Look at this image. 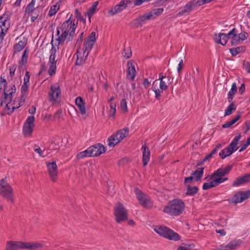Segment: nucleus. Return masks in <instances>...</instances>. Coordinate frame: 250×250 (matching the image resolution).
<instances>
[{
    "instance_id": "nucleus-1",
    "label": "nucleus",
    "mask_w": 250,
    "mask_h": 250,
    "mask_svg": "<svg viewBox=\"0 0 250 250\" xmlns=\"http://www.w3.org/2000/svg\"><path fill=\"white\" fill-rule=\"evenodd\" d=\"M70 19L71 18L63 22L60 27L57 28L56 35L58 36L57 41L58 45L63 44L65 41L67 42H70L74 39L77 24L72 22Z\"/></svg>"
},
{
    "instance_id": "nucleus-2",
    "label": "nucleus",
    "mask_w": 250,
    "mask_h": 250,
    "mask_svg": "<svg viewBox=\"0 0 250 250\" xmlns=\"http://www.w3.org/2000/svg\"><path fill=\"white\" fill-rule=\"evenodd\" d=\"M42 247V244L38 242H25L22 241H8L6 242V250H19V249L37 250Z\"/></svg>"
},
{
    "instance_id": "nucleus-3",
    "label": "nucleus",
    "mask_w": 250,
    "mask_h": 250,
    "mask_svg": "<svg viewBox=\"0 0 250 250\" xmlns=\"http://www.w3.org/2000/svg\"><path fill=\"white\" fill-rule=\"evenodd\" d=\"M185 208V204L181 199H174L168 202L163 208V212L170 216L181 215Z\"/></svg>"
},
{
    "instance_id": "nucleus-4",
    "label": "nucleus",
    "mask_w": 250,
    "mask_h": 250,
    "mask_svg": "<svg viewBox=\"0 0 250 250\" xmlns=\"http://www.w3.org/2000/svg\"><path fill=\"white\" fill-rule=\"evenodd\" d=\"M0 194L7 202L14 203V198L13 189L9 184L5 181V179H2L0 180Z\"/></svg>"
},
{
    "instance_id": "nucleus-5",
    "label": "nucleus",
    "mask_w": 250,
    "mask_h": 250,
    "mask_svg": "<svg viewBox=\"0 0 250 250\" xmlns=\"http://www.w3.org/2000/svg\"><path fill=\"white\" fill-rule=\"evenodd\" d=\"M154 230L160 235L169 240L177 241L180 238L177 233L165 226H156Z\"/></svg>"
},
{
    "instance_id": "nucleus-6",
    "label": "nucleus",
    "mask_w": 250,
    "mask_h": 250,
    "mask_svg": "<svg viewBox=\"0 0 250 250\" xmlns=\"http://www.w3.org/2000/svg\"><path fill=\"white\" fill-rule=\"evenodd\" d=\"M114 215L118 223L125 221L127 219V212L121 203H118L114 207Z\"/></svg>"
},
{
    "instance_id": "nucleus-7",
    "label": "nucleus",
    "mask_w": 250,
    "mask_h": 250,
    "mask_svg": "<svg viewBox=\"0 0 250 250\" xmlns=\"http://www.w3.org/2000/svg\"><path fill=\"white\" fill-rule=\"evenodd\" d=\"M135 193L138 200L142 207L145 208H150L152 206V203L149 198L138 188H135Z\"/></svg>"
},
{
    "instance_id": "nucleus-8",
    "label": "nucleus",
    "mask_w": 250,
    "mask_h": 250,
    "mask_svg": "<svg viewBox=\"0 0 250 250\" xmlns=\"http://www.w3.org/2000/svg\"><path fill=\"white\" fill-rule=\"evenodd\" d=\"M61 93L60 85L59 83H54L50 86V92L48 94V100L54 104L57 102V99Z\"/></svg>"
},
{
    "instance_id": "nucleus-9",
    "label": "nucleus",
    "mask_w": 250,
    "mask_h": 250,
    "mask_svg": "<svg viewBox=\"0 0 250 250\" xmlns=\"http://www.w3.org/2000/svg\"><path fill=\"white\" fill-rule=\"evenodd\" d=\"M197 5H201V2H199V0H190L181 9L177 15L179 16L188 15Z\"/></svg>"
},
{
    "instance_id": "nucleus-10",
    "label": "nucleus",
    "mask_w": 250,
    "mask_h": 250,
    "mask_svg": "<svg viewBox=\"0 0 250 250\" xmlns=\"http://www.w3.org/2000/svg\"><path fill=\"white\" fill-rule=\"evenodd\" d=\"M250 197V190L246 191H239L231 198L230 203L235 204L242 203Z\"/></svg>"
},
{
    "instance_id": "nucleus-11",
    "label": "nucleus",
    "mask_w": 250,
    "mask_h": 250,
    "mask_svg": "<svg viewBox=\"0 0 250 250\" xmlns=\"http://www.w3.org/2000/svg\"><path fill=\"white\" fill-rule=\"evenodd\" d=\"M34 121V116H30L27 118L23 126V133L25 136H29L32 134L35 126Z\"/></svg>"
},
{
    "instance_id": "nucleus-12",
    "label": "nucleus",
    "mask_w": 250,
    "mask_h": 250,
    "mask_svg": "<svg viewBox=\"0 0 250 250\" xmlns=\"http://www.w3.org/2000/svg\"><path fill=\"white\" fill-rule=\"evenodd\" d=\"M16 90V87L14 85L11 84L7 85V84H6V86L3 90V97H1L0 98V105L1 106H2L4 104L6 103V101H5L4 100H7L9 96H10V101L12 100V95L13 93H15Z\"/></svg>"
},
{
    "instance_id": "nucleus-13",
    "label": "nucleus",
    "mask_w": 250,
    "mask_h": 250,
    "mask_svg": "<svg viewBox=\"0 0 250 250\" xmlns=\"http://www.w3.org/2000/svg\"><path fill=\"white\" fill-rule=\"evenodd\" d=\"M232 168V166L231 165H227L225 167H221L214 172L209 177V180L213 179L217 177H224L228 175Z\"/></svg>"
},
{
    "instance_id": "nucleus-14",
    "label": "nucleus",
    "mask_w": 250,
    "mask_h": 250,
    "mask_svg": "<svg viewBox=\"0 0 250 250\" xmlns=\"http://www.w3.org/2000/svg\"><path fill=\"white\" fill-rule=\"evenodd\" d=\"M48 171L53 182L56 181L58 175V167L56 162H46Z\"/></svg>"
},
{
    "instance_id": "nucleus-15",
    "label": "nucleus",
    "mask_w": 250,
    "mask_h": 250,
    "mask_svg": "<svg viewBox=\"0 0 250 250\" xmlns=\"http://www.w3.org/2000/svg\"><path fill=\"white\" fill-rule=\"evenodd\" d=\"M248 183H250V173H246L244 175L237 178L233 181L232 186L239 187Z\"/></svg>"
},
{
    "instance_id": "nucleus-16",
    "label": "nucleus",
    "mask_w": 250,
    "mask_h": 250,
    "mask_svg": "<svg viewBox=\"0 0 250 250\" xmlns=\"http://www.w3.org/2000/svg\"><path fill=\"white\" fill-rule=\"evenodd\" d=\"M10 16L5 12L0 17V27L1 29L8 31L10 28Z\"/></svg>"
},
{
    "instance_id": "nucleus-17",
    "label": "nucleus",
    "mask_w": 250,
    "mask_h": 250,
    "mask_svg": "<svg viewBox=\"0 0 250 250\" xmlns=\"http://www.w3.org/2000/svg\"><path fill=\"white\" fill-rule=\"evenodd\" d=\"M93 150V157L98 156L104 153L106 151V147L102 144L97 143L90 146Z\"/></svg>"
},
{
    "instance_id": "nucleus-18",
    "label": "nucleus",
    "mask_w": 250,
    "mask_h": 250,
    "mask_svg": "<svg viewBox=\"0 0 250 250\" xmlns=\"http://www.w3.org/2000/svg\"><path fill=\"white\" fill-rule=\"evenodd\" d=\"M135 62L129 61L127 63L126 76L127 78H134L136 75Z\"/></svg>"
},
{
    "instance_id": "nucleus-19",
    "label": "nucleus",
    "mask_w": 250,
    "mask_h": 250,
    "mask_svg": "<svg viewBox=\"0 0 250 250\" xmlns=\"http://www.w3.org/2000/svg\"><path fill=\"white\" fill-rule=\"evenodd\" d=\"M241 138V134H238L234 138L233 141L226 147L227 149L229 150V154H232L238 149V147H236V146Z\"/></svg>"
},
{
    "instance_id": "nucleus-20",
    "label": "nucleus",
    "mask_w": 250,
    "mask_h": 250,
    "mask_svg": "<svg viewBox=\"0 0 250 250\" xmlns=\"http://www.w3.org/2000/svg\"><path fill=\"white\" fill-rule=\"evenodd\" d=\"M141 150L143 152V163L144 166H146L149 161L150 151L146 144L142 146Z\"/></svg>"
},
{
    "instance_id": "nucleus-21",
    "label": "nucleus",
    "mask_w": 250,
    "mask_h": 250,
    "mask_svg": "<svg viewBox=\"0 0 250 250\" xmlns=\"http://www.w3.org/2000/svg\"><path fill=\"white\" fill-rule=\"evenodd\" d=\"M85 53L83 52L81 48L78 49L76 53L77 59L75 62L76 65H81L85 62L88 56Z\"/></svg>"
},
{
    "instance_id": "nucleus-22",
    "label": "nucleus",
    "mask_w": 250,
    "mask_h": 250,
    "mask_svg": "<svg viewBox=\"0 0 250 250\" xmlns=\"http://www.w3.org/2000/svg\"><path fill=\"white\" fill-rule=\"evenodd\" d=\"M213 40L216 43L221 44L222 45H226L228 41L225 33H221L218 34H215L213 37Z\"/></svg>"
},
{
    "instance_id": "nucleus-23",
    "label": "nucleus",
    "mask_w": 250,
    "mask_h": 250,
    "mask_svg": "<svg viewBox=\"0 0 250 250\" xmlns=\"http://www.w3.org/2000/svg\"><path fill=\"white\" fill-rule=\"evenodd\" d=\"M125 8V5L124 1H120L119 4L116 5L113 8L109 11V14L113 16L117 13H120Z\"/></svg>"
},
{
    "instance_id": "nucleus-24",
    "label": "nucleus",
    "mask_w": 250,
    "mask_h": 250,
    "mask_svg": "<svg viewBox=\"0 0 250 250\" xmlns=\"http://www.w3.org/2000/svg\"><path fill=\"white\" fill-rule=\"evenodd\" d=\"M75 104L79 109L82 115L86 113V108L85 106V102L81 97H78L75 99Z\"/></svg>"
},
{
    "instance_id": "nucleus-25",
    "label": "nucleus",
    "mask_w": 250,
    "mask_h": 250,
    "mask_svg": "<svg viewBox=\"0 0 250 250\" xmlns=\"http://www.w3.org/2000/svg\"><path fill=\"white\" fill-rule=\"evenodd\" d=\"M240 240L238 241H231L225 247L221 246L218 250H234L240 244Z\"/></svg>"
},
{
    "instance_id": "nucleus-26",
    "label": "nucleus",
    "mask_w": 250,
    "mask_h": 250,
    "mask_svg": "<svg viewBox=\"0 0 250 250\" xmlns=\"http://www.w3.org/2000/svg\"><path fill=\"white\" fill-rule=\"evenodd\" d=\"M93 150L92 148H90V146L87 148L86 150L81 151L77 154V159H81L87 157H93Z\"/></svg>"
},
{
    "instance_id": "nucleus-27",
    "label": "nucleus",
    "mask_w": 250,
    "mask_h": 250,
    "mask_svg": "<svg viewBox=\"0 0 250 250\" xmlns=\"http://www.w3.org/2000/svg\"><path fill=\"white\" fill-rule=\"evenodd\" d=\"M107 145L110 147H114L117 144L120 143L118 137L115 134H112L107 139Z\"/></svg>"
},
{
    "instance_id": "nucleus-28",
    "label": "nucleus",
    "mask_w": 250,
    "mask_h": 250,
    "mask_svg": "<svg viewBox=\"0 0 250 250\" xmlns=\"http://www.w3.org/2000/svg\"><path fill=\"white\" fill-rule=\"evenodd\" d=\"M204 167H198L195 171H192L191 175L194 176L196 182L199 181L204 174Z\"/></svg>"
},
{
    "instance_id": "nucleus-29",
    "label": "nucleus",
    "mask_w": 250,
    "mask_h": 250,
    "mask_svg": "<svg viewBox=\"0 0 250 250\" xmlns=\"http://www.w3.org/2000/svg\"><path fill=\"white\" fill-rule=\"evenodd\" d=\"M187 187V191L185 193L186 195L195 196L198 192L199 188L197 187H191L190 185H185Z\"/></svg>"
},
{
    "instance_id": "nucleus-30",
    "label": "nucleus",
    "mask_w": 250,
    "mask_h": 250,
    "mask_svg": "<svg viewBox=\"0 0 250 250\" xmlns=\"http://www.w3.org/2000/svg\"><path fill=\"white\" fill-rule=\"evenodd\" d=\"M129 133V129L127 127H125L122 129L119 130L115 134L118 137L119 141L121 142L127 136Z\"/></svg>"
},
{
    "instance_id": "nucleus-31",
    "label": "nucleus",
    "mask_w": 250,
    "mask_h": 250,
    "mask_svg": "<svg viewBox=\"0 0 250 250\" xmlns=\"http://www.w3.org/2000/svg\"><path fill=\"white\" fill-rule=\"evenodd\" d=\"M99 1H96L94 2L93 3L92 6L90 7L88 9V11H87L86 14H87V16L88 17L89 21H90V19H91V17L94 15L95 11H96L97 7L99 4Z\"/></svg>"
},
{
    "instance_id": "nucleus-32",
    "label": "nucleus",
    "mask_w": 250,
    "mask_h": 250,
    "mask_svg": "<svg viewBox=\"0 0 250 250\" xmlns=\"http://www.w3.org/2000/svg\"><path fill=\"white\" fill-rule=\"evenodd\" d=\"M27 44V41L23 39L22 40L19 42L18 43L14 46V49L15 52H20L22 50Z\"/></svg>"
},
{
    "instance_id": "nucleus-33",
    "label": "nucleus",
    "mask_w": 250,
    "mask_h": 250,
    "mask_svg": "<svg viewBox=\"0 0 250 250\" xmlns=\"http://www.w3.org/2000/svg\"><path fill=\"white\" fill-rule=\"evenodd\" d=\"M236 109V105L234 103L229 104L228 106L225 110L224 116H229L233 113Z\"/></svg>"
},
{
    "instance_id": "nucleus-34",
    "label": "nucleus",
    "mask_w": 250,
    "mask_h": 250,
    "mask_svg": "<svg viewBox=\"0 0 250 250\" xmlns=\"http://www.w3.org/2000/svg\"><path fill=\"white\" fill-rule=\"evenodd\" d=\"M245 50L246 47L245 46H238L235 48H232L229 49L230 53L233 56H235L240 53L244 52Z\"/></svg>"
},
{
    "instance_id": "nucleus-35",
    "label": "nucleus",
    "mask_w": 250,
    "mask_h": 250,
    "mask_svg": "<svg viewBox=\"0 0 250 250\" xmlns=\"http://www.w3.org/2000/svg\"><path fill=\"white\" fill-rule=\"evenodd\" d=\"M163 80V79H156L153 83L154 86H157L162 90V91L165 90L167 88V86Z\"/></svg>"
},
{
    "instance_id": "nucleus-36",
    "label": "nucleus",
    "mask_w": 250,
    "mask_h": 250,
    "mask_svg": "<svg viewBox=\"0 0 250 250\" xmlns=\"http://www.w3.org/2000/svg\"><path fill=\"white\" fill-rule=\"evenodd\" d=\"M94 43L85 41L83 43V48L81 49L83 52H85L87 55H88L90 51L93 48Z\"/></svg>"
},
{
    "instance_id": "nucleus-37",
    "label": "nucleus",
    "mask_w": 250,
    "mask_h": 250,
    "mask_svg": "<svg viewBox=\"0 0 250 250\" xmlns=\"http://www.w3.org/2000/svg\"><path fill=\"white\" fill-rule=\"evenodd\" d=\"M29 50L28 48H26L22 55L21 61L19 62L22 65H25L27 62V59L28 57Z\"/></svg>"
},
{
    "instance_id": "nucleus-38",
    "label": "nucleus",
    "mask_w": 250,
    "mask_h": 250,
    "mask_svg": "<svg viewBox=\"0 0 250 250\" xmlns=\"http://www.w3.org/2000/svg\"><path fill=\"white\" fill-rule=\"evenodd\" d=\"M5 101H6V100H4ZM7 101H8V103H6L5 107H4V111L5 112V113L8 114V115H10L11 114H12L14 109H16V107L15 106H13L12 107V110L11 109V108H10V103L11 102V101H10V98H7Z\"/></svg>"
},
{
    "instance_id": "nucleus-39",
    "label": "nucleus",
    "mask_w": 250,
    "mask_h": 250,
    "mask_svg": "<svg viewBox=\"0 0 250 250\" xmlns=\"http://www.w3.org/2000/svg\"><path fill=\"white\" fill-rule=\"evenodd\" d=\"M142 26L146 22V21L152 19V14H145L138 18Z\"/></svg>"
},
{
    "instance_id": "nucleus-40",
    "label": "nucleus",
    "mask_w": 250,
    "mask_h": 250,
    "mask_svg": "<svg viewBox=\"0 0 250 250\" xmlns=\"http://www.w3.org/2000/svg\"><path fill=\"white\" fill-rule=\"evenodd\" d=\"M205 179L208 180V181L209 180V179H208V176L206 177L205 178ZM212 181L208 183H204L203 185V189L204 190H208L209 188H212L215 187V185L213 183V180H211Z\"/></svg>"
},
{
    "instance_id": "nucleus-41",
    "label": "nucleus",
    "mask_w": 250,
    "mask_h": 250,
    "mask_svg": "<svg viewBox=\"0 0 250 250\" xmlns=\"http://www.w3.org/2000/svg\"><path fill=\"white\" fill-rule=\"evenodd\" d=\"M212 180H213V183L215 184V187H216L225 181L228 180V178L224 177H217L213 178Z\"/></svg>"
},
{
    "instance_id": "nucleus-42",
    "label": "nucleus",
    "mask_w": 250,
    "mask_h": 250,
    "mask_svg": "<svg viewBox=\"0 0 250 250\" xmlns=\"http://www.w3.org/2000/svg\"><path fill=\"white\" fill-rule=\"evenodd\" d=\"M152 89L155 93V98L157 100H159L161 96V93L163 92L162 90L159 89L157 86H154L153 83H152Z\"/></svg>"
},
{
    "instance_id": "nucleus-43",
    "label": "nucleus",
    "mask_w": 250,
    "mask_h": 250,
    "mask_svg": "<svg viewBox=\"0 0 250 250\" xmlns=\"http://www.w3.org/2000/svg\"><path fill=\"white\" fill-rule=\"evenodd\" d=\"M59 9V6H58L57 4L51 6L48 13V15L50 17H52L56 14L57 12Z\"/></svg>"
},
{
    "instance_id": "nucleus-44",
    "label": "nucleus",
    "mask_w": 250,
    "mask_h": 250,
    "mask_svg": "<svg viewBox=\"0 0 250 250\" xmlns=\"http://www.w3.org/2000/svg\"><path fill=\"white\" fill-rule=\"evenodd\" d=\"M163 11L164 9L162 8L154 9L151 11V12L149 13V14H152V18H154L155 17H153V15H155V17L158 16L162 14Z\"/></svg>"
},
{
    "instance_id": "nucleus-45",
    "label": "nucleus",
    "mask_w": 250,
    "mask_h": 250,
    "mask_svg": "<svg viewBox=\"0 0 250 250\" xmlns=\"http://www.w3.org/2000/svg\"><path fill=\"white\" fill-rule=\"evenodd\" d=\"M130 26L132 28H137L139 27H141L142 25L140 22L138 18H136L131 21L130 23Z\"/></svg>"
},
{
    "instance_id": "nucleus-46",
    "label": "nucleus",
    "mask_w": 250,
    "mask_h": 250,
    "mask_svg": "<svg viewBox=\"0 0 250 250\" xmlns=\"http://www.w3.org/2000/svg\"><path fill=\"white\" fill-rule=\"evenodd\" d=\"M49 67L48 73L50 76H53L56 72V64H49Z\"/></svg>"
},
{
    "instance_id": "nucleus-47",
    "label": "nucleus",
    "mask_w": 250,
    "mask_h": 250,
    "mask_svg": "<svg viewBox=\"0 0 250 250\" xmlns=\"http://www.w3.org/2000/svg\"><path fill=\"white\" fill-rule=\"evenodd\" d=\"M116 104L115 103H111L110 104V110L109 112V116L110 117H114L116 109Z\"/></svg>"
},
{
    "instance_id": "nucleus-48",
    "label": "nucleus",
    "mask_w": 250,
    "mask_h": 250,
    "mask_svg": "<svg viewBox=\"0 0 250 250\" xmlns=\"http://www.w3.org/2000/svg\"><path fill=\"white\" fill-rule=\"evenodd\" d=\"M248 36L249 35L248 33L246 32H241L238 34L237 41H240V42H242L246 40L248 38Z\"/></svg>"
},
{
    "instance_id": "nucleus-49",
    "label": "nucleus",
    "mask_w": 250,
    "mask_h": 250,
    "mask_svg": "<svg viewBox=\"0 0 250 250\" xmlns=\"http://www.w3.org/2000/svg\"><path fill=\"white\" fill-rule=\"evenodd\" d=\"M120 106L121 110L123 112H127L128 111L127 103L125 99H123L121 100L120 103Z\"/></svg>"
},
{
    "instance_id": "nucleus-50",
    "label": "nucleus",
    "mask_w": 250,
    "mask_h": 250,
    "mask_svg": "<svg viewBox=\"0 0 250 250\" xmlns=\"http://www.w3.org/2000/svg\"><path fill=\"white\" fill-rule=\"evenodd\" d=\"M219 155L222 159H224L231 154H229V150L225 148L219 152Z\"/></svg>"
},
{
    "instance_id": "nucleus-51",
    "label": "nucleus",
    "mask_w": 250,
    "mask_h": 250,
    "mask_svg": "<svg viewBox=\"0 0 250 250\" xmlns=\"http://www.w3.org/2000/svg\"><path fill=\"white\" fill-rule=\"evenodd\" d=\"M238 32H237V30L236 29L235 30V36H234L233 37V36H231V43L232 45H236V44H238L239 43H240V41H237L238 40Z\"/></svg>"
},
{
    "instance_id": "nucleus-52",
    "label": "nucleus",
    "mask_w": 250,
    "mask_h": 250,
    "mask_svg": "<svg viewBox=\"0 0 250 250\" xmlns=\"http://www.w3.org/2000/svg\"><path fill=\"white\" fill-rule=\"evenodd\" d=\"M75 15L78 21H82L83 22H85V19H84L81 15V13L79 12L78 9H76L75 10Z\"/></svg>"
},
{
    "instance_id": "nucleus-53",
    "label": "nucleus",
    "mask_w": 250,
    "mask_h": 250,
    "mask_svg": "<svg viewBox=\"0 0 250 250\" xmlns=\"http://www.w3.org/2000/svg\"><path fill=\"white\" fill-rule=\"evenodd\" d=\"M86 41L94 43L96 41V33L94 31L92 32L88 36Z\"/></svg>"
},
{
    "instance_id": "nucleus-54",
    "label": "nucleus",
    "mask_w": 250,
    "mask_h": 250,
    "mask_svg": "<svg viewBox=\"0 0 250 250\" xmlns=\"http://www.w3.org/2000/svg\"><path fill=\"white\" fill-rule=\"evenodd\" d=\"M31 15V20L32 21H34L39 16V12L38 10H35L32 12L28 13Z\"/></svg>"
},
{
    "instance_id": "nucleus-55",
    "label": "nucleus",
    "mask_w": 250,
    "mask_h": 250,
    "mask_svg": "<svg viewBox=\"0 0 250 250\" xmlns=\"http://www.w3.org/2000/svg\"><path fill=\"white\" fill-rule=\"evenodd\" d=\"M24 83L22 85L21 90V91L26 92L28 90V87L29 85V79H23Z\"/></svg>"
},
{
    "instance_id": "nucleus-56",
    "label": "nucleus",
    "mask_w": 250,
    "mask_h": 250,
    "mask_svg": "<svg viewBox=\"0 0 250 250\" xmlns=\"http://www.w3.org/2000/svg\"><path fill=\"white\" fill-rule=\"evenodd\" d=\"M132 55V52L131 49L128 47L124 49V57L126 59H128L130 58Z\"/></svg>"
},
{
    "instance_id": "nucleus-57",
    "label": "nucleus",
    "mask_w": 250,
    "mask_h": 250,
    "mask_svg": "<svg viewBox=\"0 0 250 250\" xmlns=\"http://www.w3.org/2000/svg\"><path fill=\"white\" fill-rule=\"evenodd\" d=\"M194 177L192 175L188 177H185L184 179V184L185 185H190L193 183Z\"/></svg>"
},
{
    "instance_id": "nucleus-58",
    "label": "nucleus",
    "mask_w": 250,
    "mask_h": 250,
    "mask_svg": "<svg viewBox=\"0 0 250 250\" xmlns=\"http://www.w3.org/2000/svg\"><path fill=\"white\" fill-rule=\"evenodd\" d=\"M237 89L236 83H233L231 85V89L228 93V94H230L231 95L234 96L235 94L237 91Z\"/></svg>"
},
{
    "instance_id": "nucleus-59",
    "label": "nucleus",
    "mask_w": 250,
    "mask_h": 250,
    "mask_svg": "<svg viewBox=\"0 0 250 250\" xmlns=\"http://www.w3.org/2000/svg\"><path fill=\"white\" fill-rule=\"evenodd\" d=\"M250 145V137L248 138L245 143L242 145L239 152H242L244 150Z\"/></svg>"
},
{
    "instance_id": "nucleus-60",
    "label": "nucleus",
    "mask_w": 250,
    "mask_h": 250,
    "mask_svg": "<svg viewBox=\"0 0 250 250\" xmlns=\"http://www.w3.org/2000/svg\"><path fill=\"white\" fill-rule=\"evenodd\" d=\"M34 6L30 3L27 5L25 9V12L28 13L32 12V11L37 10L36 8H34Z\"/></svg>"
},
{
    "instance_id": "nucleus-61",
    "label": "nucleus",
    "mask_w": 250,
    "mask_h": 250,
    "mask_svg": "<svg viewBox=\"0 0 250 250\" xmlns=\"http://www.w3.org/2000/svg\"><path fill=\"white\" fill-rule=\"evenodd\" d=\"M17 66L16 64H13L9 67V74L11 77H12L15 74V71L16 69Z\"/></svg>"
},
{
    "instance_id": "nucleus-62",
    "label": "nucleus",
    "mask_w": 250,
    "mask_h": 250,
    "mask_svg": "<svg viewBox=\"0 0 250 250\" xmlns=\"http://www.w3.org/2000/svg\"><path fill=\"white\" fill-rule=\"evenodd\" d=\"M6 84H7V82L6 81V79H0V90L3 89L6 86Z\"/></svg>"
},
{
    "instance_id": "nucleus-63",
    "label": "nucleus",
    "mask_w": 250,
    "mask_h": 250,
    "mask_svg": "<svg viewBox=\"0 0 250 250\" xmlns=\"http://www.w3.org/2000/svg\"><path fill=\"white\" fill-rule=\"evenodd\" d=\"M56 55L50 54L49 59V64H56L57 60H56Z\"/></svg>"
},
{
    "instance_id": "nucleus-64",
    "label": "nucleus",
    "mask_w": 250,
    "mask_h": 250,
    "mask_svg": "<svg viewBox=\"0 0 250 250\" xmlns=\"http://www.w3.org/2000/svg\"><path fill=\"white\" fill-rule=\"evenodd\" d=\"M236 28H233L231 31H230L228 34H225L226 36H227V38L228 40H229V38L231 39V36H233V37L235 36V32Z\"/></svg>"
}]
</instances>
